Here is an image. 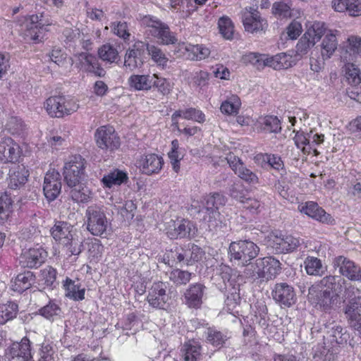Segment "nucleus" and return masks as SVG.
I'll list each match as a JSON object with an SVG mask.
<instances>
[{"instance_id": "nucleus-1", "label": "nucleus", "mask_w": 361, "mask_h": 361, "mask_svg": "<svg viewBox=\"0 0 361 361\" xmlns=\"http://www.w3.org/2000/svg\"><path fill=\"white\" fill-rule=\"evenodd\" d=\"M52 238L66 248L73 255H79L82 248V241L73 225L66 221H57L51 229Z\"/></svg>"}, {"instance_id": "nucleus-2", "label": "nucleus", "mask_w": 361, "mask_h": 361, "mask_svg": "<svg viewBox=\"0 0 361 361\" xmlns=\"http://www.w3.org/2000/svg\"><path fill=\"white\" fill-rule=\"evenodd\" d=\"M18 23L24 39L35 44L41 42L46 27L51 24L49 20L44 19L42 13L21 17Z\"/></svg>"}, {"instance_id": "nucleus-3", "label": "nucleus", "mask_w": 361, "mask_h": 361, "mask_svg": "<svg viewBox=\"0 0 361 361\" xmlns=\"http://www.w3.org/2000/svg\"><path fill=\"white\" fill-rule=\"evenodd\" d=\"M259 252V248L250 240H239L232 242L228 249V255L231 261L238 262V264L245 266L255 258Z\"/></svg>"}, {"instance_id": "nucleus-4", "label": "nucleus", "mask_w": 361, "mask_h": 361, "mask_svg": "<svg viewBox=\"0 0 361 361\" xmlns=\"http://www.w3.org/2000/svg\"><path fill=\"white\" fill-rule=\"evenodd\" d=\"M266 243L276 253H288L293 252L299 247L300 240L281 231H274L267 236Z\"/></svg>"}, {"instance_id": "nucleus-5", "label": "nucleus", "mask_w": 361, "mask_h": 361, "mask_svg": "<svg viewBox=\"0 0 361 361\" xmlns=\"http://www.w3.org/2000/svg\"><path fill=\"white\" fill-rule=\"evenodd\" d=\"M85 216L87 218V229L91 234L102 236L106 233L110 227V223L101 207L98 205L88 207Z\"/></svg>"}, {"instance_id": "nucleus-6", "label": "nucleus", "mask_w": 361, "mask_h": 361, "mask_svg": "<svg viewBox=\"0 0 361 361\" xmlns=\"http://www.w3.org/2000/svg\"><path fill=\"white\" fill-rule=\"evenodd\" d=\"M85 161L80 155L71 157L63 166L64 180L69 187H76L85 178Z\"/></svg>"}, {"instance_id": "nucleus-7", "label": "nucleus", "mask_w": 361, "mask_h": 361, "mask_svg": "<svg viewBox=\"0 0 361 361\" xmlns=\"http://www.w3.org/2000/svg\"><path fill=\"white\" fill-rule=\"evenodd\" d=\"M165 230L167 235L171 239L192 238L197 232L195 225L185 219H171L165 223Z\"/></svg>"}, {"instance_id": "nucleus-8", "label": "nucleus", "mask_w": 361, "mask_h": 361, "mask_svg": "<svg viewBox=\"0 0 361 361\" xmlns=\"http://www.w3.org/2000/svg\"><path fill=\"white\" fill-rule=\"evenodd\" d=\"M94 139L97 147L110 152L118 149L120 147V138L114 128L109 126H103L97 129Z\"/></svg>"}, {"instance_id": "nucleus-9", "label": "nucleus", "mask_w": 361, "mask_h": 361, "mask_svg": "<svg viewBox=\"0 0 361 361\" xmlns=\"http://www.w3.org/2000/svg\"><path fill=\"white\" fill-rule=\"evenodd\" d=\"M47 257V252L39 245L25 247L20 254L19 262L25 267L37 268L41 266Z\"/></svg>"}, {"instance_id": "nucleus-10", "label": "nucleus", "mask_w": 361, "mask_h": 361, "mask_svg": "<svg viewBox=\"0 0 361 361\" xmlns=\"http://www.w3.org/2000/svg\"><path fill=\"white\" fill-rule=\"evenodd\" d=\"M226 198L221 194L213 193L205 197L204 207L209 214V226L215 228L221 223L219 209L226 204Z\"/></svg>"}, {"instance_id": "nucleus-11", "label": "nucleus", "mask_w": 361, "mask_h": 361, "mask_svg": "<svg viewBox=\"0 0 361 361\" xmlns=\"http://www.w3.org/2000/svg\"><path fill=\"white\" fill-rule=\"evenodd\" d=\"M22 154L19 144L10 137L0 138V161L3 164L15 163Z\"/></svg>"}, {"instance_id": "nucleus-12", "label": "nucleus", "mask_w": 361, "mask_h": 361, "mask_svg": "<svg viewBox=\"0 0 361 361\" xmlns=\"http://www.w3.org/2000/svg\"><path fill=\"white\" fill-rule=\"evenodd\" d=\"M307 297L310 302L323 307L324 310L331 308L337 299L331 293V291L323 288L321 285L317 283L309 288Z\"/></svg>"}, {"instance_id": "nucleus-13", "label": "nucleus", "mask_w": 361, "mask_h": 361, "mask_svg": "<svg viewBox=\"0 0 361 361\" xmlns=\"http://www.w3.org/2000/svg\"><path fill=\"white\" fill-rule=\"evenodd\" d=\"M281 269L280 262L273 257L259 258L256 261L255 271L259 278L272 279L280 273Z\"/></svg>"}, {"instance_id": "nucleus-14", "label": "nucleus", "mask_w": 361, "mask_h": 361, "mask_svg": "<svg viewBox=\"0 0 361 361\" xmlns=\"http://www.w3.org/2000/svg\"><path fill=\"white\" fill-rule=\"evenodd\" d=\"M333 266L338 269V273L350 281H358L361 280V268L355 263L344 256L334 258Z\"/></svg>"}, {"instance_id": "nucleus-15", "label": "nucleus", "mask_w": 361, "mask_h": 361, "mask_svg": "<svg viewBox=\"0 0 361 361\" xmlns=\"http://www.w3.org/2000/svg\"><path fill=\"white\" fill-rule=\"evenodd\" d=\"M61 190V175L55 170L48 171L44 179L43 191L49 201L54 200Z\"/></svg>"}, {"instance_id": "nucleus-16", "label": "nucleus", "mask_w": 361, "mask_h": 361, "mask_svg": "<svg viewBox=\"0 0 361 361\" xmlns=\"http://www.w3.org/2000/svg\"><path fill=\"white\" fill-rule=\"evenodd\" d=\"M164 164L163 157L153 153L142 156L137 161V166L142 173L148 176L159 173Z\"/></svg>"}, {"instance_id": "nucleus-17", "label": "nucleus", "mask_w": 361, "mask_h": 361, "mask_svg": "<svg viewBox=\"0 0 361 361\" xmlns=\"http://www.w3.org/2000/svg\"><path fill=\"white\" fill-rule=\"evenodd\" d=\"M226 160L231 169L242 180L249 184H257L259 182L257 176L245 167L243 161L238 157L229 154Z\"/></svg>"}, {"instance_id": "nucleus-18", "label": "nucleus", "mask_w": 361, "mask_h": 361, "mask_svg": "<svg viewBox=\"0 0 361 361\" xmlns=\"http://www.w3.org/2000/svg\"><path fill=\"white\" fill-rule=\"evenodd\" d=\"M167 286L161 281L155 282L148 290L147 301L156 308L163 309L169 300L166 292Z\"/></svg>"}, {"instance_id": "nucleus-19", "label": "nucleus", "mask_w": 361, "mask_h": 361, "mask_svg": "<svg viewBox=\"0 0 361 361\" xmlns=\"http://www.w3.org/2000/svg\"><path fill=\"white\" fill-rule=\"evenodd\" d=\"M298 210L301 213L322 223L332 224L334 222V219L315 202L310 201L305 204H301L298 206Z\"/></svg>"}, {"instance_id": "nucleus-20", "label": "nucleus", "mask_w": 361, "mask_h": 361, "mask_svg": "<svg viewBox=\"0 0 361 361\" xmlns=\"http://www.w3.org/2000/svg\"><path fill=\"white\" fill-rule=\"evenodd\" d=\"M341 58L345 61H354L361 56V37L349 35L341 47Z\"/></svg>"}, {"instance_id": "nucleus-21", "label": "nucleus", "mask_w": 361, "mask_h": 361, "mask_svg": "<svg viewBox=\"0 0 361 361\" xmlns=\"http://www.w3.org/2000/svg\"><path fill=\"white\" fill-rule=\"evenodd\" d=\"M340 32L337 30H329L325 36L322 39L320 47L321 56L323 60L330 59L338 49V37Z\"/></svg>"}, {"instance_id": "nucleus-22", "label": "nucleus", "mask_w": 361, "mask_h": 361, "mask_svg": "<svg viewBox=\"0 0 361 361\" xmlns=\"http://www.w3.org/2000/svg\"><path fill=\"white\" fill-rule=\"evenodd\" d=\"M180 51L186 59L191 61H202L210 55V49L203 44H178V51ZM178 52V51H176Z\"/></svg>"}, {"instance_id": "nucleus-23", "label": "nucleus", "mask_w": 361, "mask_h": 361, "mask_svg": "<svg viewBox=\"0 0 361 361\" xmlns=\"http://www.w3.org/2000/svg\"><path fill=\"white\" fill-rule=\"evenodd\" d=\"M6 355L19 361H31L32 354L30 340L24 337L20 343H13L7 350Z\"/></svg>"}, {"instance_id": "nucleus-24", "label": "nucleus", "mask_w": 361, "mask_h": 361, "mask_svg": "<svg viewBox=\"0 0 361 361\" xmlns=\"http://www.w3.org/2000/svg\"><path fill=\"white\" fill-rule=\"evenodd\" d=\"M345 314L350 326L361 332V297L351 300L345 308Z\"/></svg>"}, {"instance_id": "nucleus-25", "label": "nucleus", "mask_w": 361, "mask_h": 361, "mask_svg": "<svg viewBox=\"0 0 361 361\" xmlns=\"http://www.w3.org/2000/svg\"><path fill=\"white\" fill-rule=\"evenodd\" d=\"M75 57L80 62L81 68L87 72L92 73L99 77L105 75V71L99 65L97 58L88 52H81L75 54Z\"/></svg>"}, {"instance_id": "nucleus-26", "label": "nucleus", "mask_w": 361, "mask_h": 361, "mask_svg": "<svg viewBox=\"0 0 361 361\" xmlns=\"http://www.w3.org/2000/svg\"><path fill=\"white\" fill-rule=\"evenodd\" d=\"M271 13L279 19H298L302 16V11L299 8H292L284 1H276L272 5Z\"/></svg>"}, {"instance_id": "nucleus-27", "label": "nucleus", "mask_w": 361, "mask_h": 361, "mask_svg": "<svg viewBox=\"0 0 361 361\" xmlns=\"http://www.w3.org/2000/svg\"><path fill=\"white\" fill-rule=\"evenodd\" d=\"M273 298L281 305L290 307L295 302V294L290 286L286 283H279L275 286Z\"/></svg>"}, {"instance_id": "nucleus-28", "label": "nucleus", "mask_w": 361, "mask_h": 361, "mask_svg": "<svg viewBox=\"0 0 361 361\" xmlns=\"http://www.w3.org/2000/svg\"><path fill=\"white\" fill-rule=\"evenodd\" d=\"M331 7L336 12L346 13L352 17L361 16L360 0H332Z\"/></svg>"}, {"instance_id": "nucleus-29", "label": "nucleus", "mask_w": 361, "mask_h": 361, "mask_svg": "<svg viewBox=\"0 0 361 361\" xmlns=\"http://www.w3.org/2000/svg\"><path fill=\"white\" fill-rule=\"evenodd\" d=\"M202 357V346L196 340H189L180 349L181 361H200Z\"/></svg>"}, {"instance_id": "nucleus-30", "label": "nucleus", "mask_w": 361, "mask_h": 361, "mask_svg": "<svg viewBox=\"0 0 361 361\" xmlns=\"http://www.w3.org/2000/svg\"><path fill=\"white\" fill-rule=\"evenodd\" d=\"M323 288L331 291V293L338 298L346 288L347 282L338 276H328L324 277L318 283Z\"/></svg>"}, {"instance_id": "nucleus-31", "label": "nucleus", "mask_w": 361, "mask_h": 361, "mask_svg": "<svg viewBox=\"0 0 361 361\" xmlns=\"http://www.w3.org/2000/svg\"><path fill=\"white\" fill-rule=\"evenodd\" d=\"M178 118H183L186 120H192L198 123H203L205 121V115L199 109L189 108L178 110L176 111L171 116L173 125L177 130H180L178 121Z\"/></svg>"}, {"instance_id": "nucleus-32", "label": "nucleus", "mask_w": 361, "mask_h": 361, "mask_svg": "<svg viewBox=\"0 0 361 361\" xmlns=\"http://www.w3.org/2000/svg\"><path fill=\"white\" fill-rule=\"evenodd\" d=\"M204 287L200 283L190 286L186 290L184 298L186 305L189 307L198 308L202 302Z\"/></svg>"}, {"instance_id": "nucleus-33", "label": "nucleus", "mask_w": 361, "mask_h": 361, "mask_svg": "<svg viewBox=\"0 0 361 361\" xmlns=\"http://www.w3.org/2000/svg\"><path fill=\"white\" fill-rule=\"evenodd\" d=\"M177 259L179 262L185 261L187 263L198 262L204 255V252L199 246L189 243L178 252Z\"/></svg>"}, {"instance_id": "nucleus-34", "label": "nucleus", "mask_w": 361, "mask_h": 361, "mask_svg": "<svg viewBox=\"0 0 361 361\" xmlns=\"http://www.w3.org/2000/svg\"><path fill=\"white\" fill-rule=\"evenodd\" d=\"M142 51L137 44L129 48L124 56L123 68L127 71H133L142 64Z\"/></svg>"}, {"instance_id": "nucleus-35", "label": "nucleus", "mask_w": 361, "mask_h": 361, "mask_svg": "<svg viewBox=\"0 0 361 361\" xmlns=\"http://www.w3.org/2000/svg\"><path fill=\"white\" fill-rule=\"evenodd\" d=\"M156 74L139 75L133 74L128 80L130 88L135 90H149L153 87V79Z\"/></svg>"}, {"instance_id": "nucleus-36", "label": "nucleus", "mask_w": 361, "mask_h": 361, "mask_svg": "<svg viewBox=\"0 0 361 361\" xmlns=\"http://www.w3.org/2000/svg\"><path fill=\"white\" fill-rule=\"evenodd\" d=\"M28 176V171L23 165H15L8 173V185L11 188L16 189L23 185Z\"/></svg>"}, {"instance_id": "nucleus-37", "label": "nucleus", "mask_w": 361, "mask_h": 361, "mask_svg": "<svg viewBox=\"0 0 361 361\" xmlns=\"http://www.w3.org/2000/svg\"><path fill=\"white\" fill-rule=\"evenodd\" d=\"M62 102L63 96H51L45 100L44 108L50 117H64Z\"/></svg>"}, {"instance_id": "nucleus-38", "label": "nucleus", "mask_w": 361, "mask_h": 361, "mask_svg": "<svg viewBox=\"0 0 361 361\" xmlns=\"http://www.w3.org/2000/svg\"><path fill=\"white\" fill-rule=\"evenodd\" d=\"M292 65V56L286 53H279L275 56L266 55L265 66L271 67L275 70H281L288 68Z\"/></svg>"}, {"instance_id": "nucleus-39", "label": "nucleus", "mask_w": 361, "mask_h": 361, "mask_svg": "<svg viewBox=\"0 0 361 361\" xmlns=\"http://www.w3.org/2000/svg\"><path fill=\"white\" fill-rule=\"evenodd\" d=\"M14 212V202L6 192L0 194V224L10 221Z\"/></svg>"}, {"instance_id": "nucleus-40", "label": "nucleus", "mask_w": 361, "mask_h": 361, "mask_svg": "<svg viewBox=\"0 0 361 361\" xmlns=\"http://www.w3.org/2000/svg\"><path fill=\"white\" fill-rule=\"evenodd\" d=\"M327 29L324 23L321 22H314L312 25L309 26L303 35L305 39H307L310 44H315L317 42L322 39L326 34Z\"/></svg>"}, {"instance_id": "nucleus-41", "label": "nucleus", "mask_w": 361, "mask_h": 361, "mask_svg": "<svg viewBox=\"0 0 361 361\" xmlns=\"http://www.w3.org/2000/svg\"><path fill=\"white\" fill-rule=\"evenodd\" d=\"M255 126L257 129L269 133H277L281 128L280 121L274 116H261L257 120Z\"/></svg>"}, {"instance_id": "nucleus-42", "label": "nucleus", "mask_w": 361, "mask_h": 361, "mask_svg": "<svg viewBox=\"0 0 361 361\" xmlns=\"http://www.w3.org/2000/svg\"><path fill=\"white\" fill-rule=\"evenodd\" d=\"M98 56L104 61L109 63L119 61V52L116 46L106 43L98 49Z\"/></svg>"}, {"instance_id": "nucleus-43", "label": "nucleus", "mask_w": 361, "mask_h": 361, "mask_svg": "<svg viewBox=\"0 0 361 361\" xmlns=\"http://www.w3.org/2000/svg\"><path fill=\"white\" fill-rule=\"evenodd\" d=\"M329 336L333 348L343 346L350 338L347 330L339 325L332 327Z\"/></svg>"}, {"instance_id": "nucleus-44", "label": "nucleus", "mask_w": 361, "mask_h": 361, "mask_svg": "<svg viewBox=\"0 0 361 361\" xmlns=\"http://www.w3.org/2000/svg\"><path fill=\"white\" fill-rule=\"evenodd\" d=\"M65 295L74 300H82L85 298V289L70 279H66L63 283Z\"/></svg>"}, {"instance_id": "nucleus-45", "label": "nucleus", "mask_w": 361, "mask_h": 361, "mask_svg": "<svg viewBox=\"0 0 361 361\" xmlns=\"http://www.w3.org/2000/svg\"><path fill=\"white\" fill-rule=\"evenodd\" d=\"M293 140L297 148L300 149L304 154H310L311 153H313L314 156L319 154V152L317 149L311 147L307 133L305 134L303 132L298 131L293 137Z\"/></svg>"}, {"instance_id": "nucleus-46", "label": "nucleus", "mask_w": 361, "mask_h": 361, "mask_svg": "<svg viewBox=\"0 0 361 361\" xmlns=\"http://www.w3.org/2000/svg\"><path fill=\"white\" fill-rule=\"evenodd\" d=\"M183 157L184 154L179 146L178 140H172L171 149L168 152V157L172 166V169L176 173H178L180 171V162L183 159Z\"/></svg>"}, {"instance_id": "nucleus-47", "label": "nucleus", "mask_w": 361, "mask_h": 361, "mask_svg": "<svg viewBox=\"0 0 361 361\" xmlns=\"http://www.w3.org/2000/svg\"><path fill=\"white\" fill-rule=\"evenodd\" d=\"M33 281L34 278L32 272L21 273L11 282V288L14 291L23 292L28 289Z\"/></svg>"}, {"instance_id": "nucleus-48", "label": "nucleus", "mask_w": 361, "mask_h": 361, "mask_svg": "<svg viewBox=\"0 0 361 361\" xmlns=\"http://www.w3.org/2000/svg\"><path fill=\"white\" fill-rule=\"evenodd\" d=\"M128 179L127 173L121 170H114L104 176L102 182L104 186L111 188L113 185H119Z\"/></svg>"}, {"instance_id": "nucleus-49", "label": "nucleus", "mask_w": 361, "mask_h": 361, "mask_svg": "<svg viewBox=\"0 0 361 361\" xmlns=\"http://www.w3.org/2000/svg\"><path fill=\"white\" fill-rule=\"evenodd\" d=\"M140 21L142 25L147 27L154 37L166 25L158 18L150 15L143 16Z\"/></svg>"}, {"instance_id": "nucleus-50", "label": "nucleus", "mask_w": 361, "mask_h": 361, "mask_svg": "<svg viewBox=\"0 0 361 361\" xmlns=\"http://www.w3.org/2000/svg\"><path fill=\"white\" fill-rule=\"evenodd\" d=\"M304 267L308 275L322 276L324 273L322 261L314 257H307L304 261Z\"/></svg>"}, {"instance_id": "nucleus-51", "label": "nucleus", "mask_w": 361, "mask_h": 361, "mask_svg": "<svg viewBox=\"0 0 361 361\" xmlns=\"http://www.w3.org/2000/svg\"><path fill=\"white\" fill-rule=\"evenodd\" d=\"M147 50L152 60L157 66L161 67L162 69L166 68L169 62V58L159 47L154 45H147Z\"/></svg>"}, {"instance_id": "nucleus-52", "label": "nucleus", "mask_w": 361, "mask_h": 361, "mask_svg": "<svg viewBox=\"0 0 361 361\" xmlns=\"http://www.w3.org/2000/svg\"><path fill=\"white\" fill-rule=\"evenodd\" d=\"M18 306L14 302H7L0 305V324L14 319L18 313Z\"/></svg>"}, {"instance_id": "nucleus-53", "label": "nucleus", "mask_w": 361, "mask_h": 361, "mask_svg": "<svg viewBox=\"0 0 361 361\" xmlns=\"http://www.w3.org/2000/svg\"><path fill=\"white\" fill-rule=\"evenodd\" d=\"M240 106L241 101L240 98L237 95L233 94L222 102L220 109L223 114L234 115L238 113Z\"/></svg>"}, {"instance_id": "nucleus-54", "label": "nucleus", "mask_w": 361, "mask_h": 361, "mask_svg": "<svg viewBox=\"0 0 361 361\" xmlns=\"http://www.w3.org/2000/svg\"><path fill=\"white\" fill-rule=\"evenodd\" d=\"M243 25L247 32H254L263 29L264 20L255 11L249 16L245 17Z\"/></svg>"}, {"instance_id": "nucleus-55", "label": "nucleus", "mask_w": 361, "mask_h": 361, "mask_svg": "<svg viewBox=\"0 0 361 361\" xmlns=\"http://www.w3.org/2000/svg\"><path fill=\"white\" fill-rule=\"evenodd\" d=\"M344 71L345 77L350 84L357 86L361 83V71L357 65L347 63Z\"/></svg>"}, {"instance_id": "nucleus-56", "label": "nucleus", "mask_w": 361, "mask_h": 361, "mask_svg": "<svg viewBox=\"0 0 361 361\" xmlns=\"http://www.w3.org/2000/svg\"><path fill=\"white\" fill-rule=\"evenodd\" d=\"M227 332H223L214 329H209L207 334V341L215 347H221L228 339Z\"/></svg>"}, {"instance_id": "nucleus-57", "label": "nucleus", "mask_w": 361, "mask_h": 361, "mask_svg": "<svg viewBox=\"0 0 361 361\" xmlns=\"http://www.w3.org/2000/svg\"><path fill=\"white\" fill-rule=\"evenodd\" d=\"M71 190L72 198L78 202H87L92 197V193L90 190L82 183L76 187H73Z\"/></svg>"}, {"instance_id": "nucleus-58", "label": "nucleus", "mask_w": 361, "mask_h": 361, "mask_svg": "<svg viewBox=\"0 0 361 361\" xmlns=\"http://www.w3.org/2000/svg\"><path fill=\"white\" fill-rule=\"evenodd\" d=\"M154 37L160 44L164 45L174 44L178 41L176 34L170 30L167 24L162 27Z\"/></svg>"}, {"instance_id": "nucleus-59", "label": "nucleus", "mask_w": 361, "mask_h": 361, "mask_svg": "<svg viewBox=\"0 0 361 361\" xmlns=\"http://www.w3.org/2000/svg\"><path fill=\"white\" fill-rule=\"evenodd\" d=\"M49 58L59 66L67 68L72 65V60L67 59L66 53L62 51L60 48L54 47L49 54Z\"/></svg>"}, {"instance_id": "nucleus-60", "label": "nucleus", "mask_w": 361, "mask_h": 361, "mask_svg": "<svg viewBox=\"0 0 361 361\" xmlns=\"http://www.w3.org/2000/svg\"><path fill=\"white\" fill-rule=\"evenodd\" d=\"M58 354L54 346L49 343H42L37 361H58Z\"/></svg>"}, {"instance_id": "nucleus-61", "label": "nucleus", "mask_w": 361, "mask_h": 361, "mask_svg": "<svg viewBox=\"0 0 361 361\" xmlns=\"http://www.w3.org/2000/svg\"><path fill=\"white\" fill-rule=\"evenodd\" d=\"M221 34L224 38L231 39L233 35V25L231 20L228 17H221L218 22Z\"/></svg>"}, {"instance_id": "nucleus-62", "label": "nucleus", "mask_w": 361, "mask_h": 361, "mask_svg": "<svg viewBox=\"0 0 361 361\" xmlns=\"http://www.w3.org/2000/svg\"><path fill=\"white\" fill-rule=\"evenodd\" d=\"M61 312V310L59 306L53 302H50L39 310V313L42 316L46 319L52 320L60 316Z\"/></svg>"}, {"instance_id": "nucleus-63", "label": "nucleus", "mask_w": 361, "mask_h": 361, "mask_svg": "<svg viewBox=\"0 0 361 361\" xmlns=\"http://www.w3.org/2000/svg\"><path fill=\"white\" fill-rule=\"evenodd\" d=\"M209 73L204 71H198L193 73L192 83L194 87L202 90L209 83Z\"/></svg>"}, {"instance_id": "nucleus-64", "label": "nucleus", "mask_w": 361, "mask_h": 361, "mask_svg": "<svg viewBox=\"0 0 361 361\" xmlns=\"http://www.w3.org/2000/svg\"><path fill=\"white\" fill-rule=\"evenodd\" d=\"M153 87L163 95H168L173 89V85L166 78L159 77L157 74L153 79Z\"/></svg>"}]
</instances>
